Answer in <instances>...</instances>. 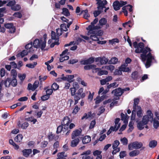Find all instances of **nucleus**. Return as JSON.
<instances>
[{
	"instance_id": "obj_4",
	"label": "nucleus",
	"mask_w": 159,
	"mask_h": 159,
	"mask_svg": "<svg viewBox=\"0 0 159 159\" xmlns=\"http://www.w3.org/2000/svg\"><path fill=\"white\" fill-rule=\"evenodd\" d=\"M153 119V114L151 111L148 110L147 111V115L143 116L142 119V121L145 124L147 125L149 121H152Z\"/></svg>"
},
{
	"instance_id": "obj_8",
	"label": "nucleus",
	"mask_w": 159,
	"mask_h": 159,
	"mask_svg": "<svg viewBox=\"0 0 159 159\" xmlns=\"http://www.w3.org/2000/svg\"><path fill=\"white\" fill-rule=\"evenodd\" d=\"M107 3V2L106 0H101L99 2H97L96 4L98 5V9L102 11L104 8H106L105 5Z\"/></svg>"
},
{
	"instance_id": "obj_40",
	"label": "nucleus",
	"mask_w": 159,
	"mask_h": 159,
	"mask_svg": "<svg viewBox=\"0 0 159 159\" xmlns=\"http://www.w3.org/2000/svg\"><path fill=\"white\" fill-rule=\"evenodd\" d=\"M107 20L105 18H102L99 21V23L101 25H103L106 24Z\"/></svg>"
},
{
	"instance_id": "obj_57",
	"label": "nucleus",
	"mask_w": 159,
	"mask_h": 159,
	"mask_svg": "<svg viewBox=\"0 0 159 159\" xmlns=\"http://www.w3.org/2000/svg\"><path fill=\"white\" fill-rule=\"evenodd\" d=\"M102 151L98 150H96L93 152V155L94 156H98L101 155Z\"/></svg>"
},
{
	"instance_id": "obj_60",
	"label": "nucleus",
	"mask_w": 159,
	"mask_h": 159,
	"mask_svg": "<svg viewBox=\"0 0 159 159\" xmlns=\"http://www.w3.org/2000/svg\"><path fill=\"white\" fill-rule=\"evenodd\" d=\"M102 11L101 10L95 11L93 12L94 16L96 17L101 13Z\"/></svg>"
},
{
	"instance_id": "obj_11",
	"label": "nucleus",
	"mask_w": 159,
	"mask_h": 159,
	"mask_svg": "<svg viewBox=\"0 0 159 159\" xmlns=\"http://www.w3.org/2000/svg\"><path fill=\"white\" fill-rule=\"evenodd\" d=\"M94 58L93 57H90L88 59L80 61L81 64L83 65H88L93 63L94 61Z\"/></svg>"
},
{
	"instance_id": "obj_34",
	"label": "nucleus",
	"mask_w": 159,
	"mask_h": 159,
	"mask_svg": "<svg viewBox=\"0 0 159 159\" xmlns=\"http://www.w3.org/2000/svg\"><path fill=\"white\" fill-rule=\"evenodd\" d=\"M108 61V59L103 57H101V59L100 63L101 65L105 64L107 63Z\"/></svg>"
},
{
	"instance_id": "obj_31",
	"label": "nucleus",
	"mask_w": 159,
	"mask_h": 159,
	"mask_svg": "<svg viewBox=\"0 0 159 159\" xmlns=\"http://www.w3.org/2000/svg\"><path fill=\"white\" fill-rule=\"evenodd\" d=\"M62 13L66 16H70V13L68 9L66 8H63L62 9Z\"/></svg>"
},
{
	"instance_id": "obj_18",
	"label": "nucleus",
	"mask_w": 159,
	"mask_h": 159,
	"mask_svg": "<svg viewBox=\"0 0 159 159\" xmlns=\"http://www.w3.org/2000/svg\"><path fill=\"white\" fill-rule=\"evenodd\" d=\"M61 30H60L61 33H59L58 32V30H57V33L59 36L61 35L62 34V30L65 31H66L67 30V29L66 28V24L65 23L61 24Z\"/></svg>"
},
{
	"instance_id": "obj_23",
	"label": "nucleus",
	"mask_w": 159,
	"mask_h": 159,
	"mask_svg": "<svg viewBox=\"0 0 159 159\" xmlns=\"http://www.w3.org/2000/svg\"><path fill=\"white\" fill-rule=\"evenodd\" d=\"M113 6L115 11L119 10L120 7V2L118 1H115L113 3Z\"/></svg>"
},
{
	"instance_id": "obj_14",
	"label": "nucleus",
	"mask_w": 159,
	"mask_h": 159,
	"mask_svg": "<svg viewBox=\"0 0 159 159\" xmlns=\"http://www.w3.org/2000/svg\"><path fill=\"white\" fill-rule=\"evenodd\" d=\"M42 43V39L39 40L38 39H36L34 41L33 44L34 48H38L40 47V44Z\"/></svg>"
},
{
	"instance_id": "obj_44",
	"label": "nucleus",
	"mask_w": 159,
	"mask_h": 159,
	"mask_svg": "<svg viewBox=\"0 0 159 159\" xmlns=\"http://www.w3.org/2000/svg\"><path fill=\"white\" fill-rule=\"evenodd\" d=\"M11 9L12 10L14 11H18L20 9L21 7L20 5H17L16 6L11 7Z\"/></svg>"
},
{
	"instance_id": "obj_10",
	"label": "nucleus",
	"mask_w": 159,
	"mask_h": 159,
	"mask_svg": "<svg viewBox=\"0 0 159 159\" xmlns=\"http://www.w3.org/2000/svg\"><path fill=\"white\" fill-rule=\"evenodd\" d=\"M126 64H122L119 67V69L121 70V72H126L128 73L130 72L131 69L129 67H127L128 65Z\"/></svg>"
},
{
	"instance_id": "obj_64",
	"label": "nucleus",
	"mask_w": 159,
	"mask_h": 159,
	"mask_svg": "<svg viewBox=\"0 0 159 159\" xmlns=\"http://www.w3.org/2000/svg\"><path fill=\"white\" fill-rule=\"evenodd\" d=\"M16 3V2L15 1H11L9 2L7 4V6L9 7H12L14 6Z\"/></svg>"
},
{
	"instance_id": "obj_12",
	"label": "nucleus",
	"mask_w": 159,
	"mask_h": 159,
	"mask_svg": "<svg viewBox=\"0 0 159 159\" xmlns=\"http://www.w3.org/2000/svg\"><path fill=\"white\" fill-rule=\"evenodd\" d=\"M96 66L94 64H91L89 65H86L84 66V69L85 70H89L90 69L94 70L97 72V71L99 70L100 68H96Z\"/></svg>"
},
{
	"instance_id": "obj_13",
	"label": "nucleus",
	"mask_w": 159,
	"mask_h": 159,
	"mask_svg": "<svg viewBox=\"0 0 159 159\" xmlns=\"http://www.w3.org/2000/svg\"><path fill=\"white\" fill-rule=\"evenodd\" d=\"M82 132V130L81 129L80 130L76 129L74 130L71 134V139H74L76 137H77L80 135Z\"/></svg>"
},
{
	"instance_id": "obj_49",
	"label": "nucleus",
	"mask_w": 159,
	"mask_h": 159,
	"mask_svg": "<svg viewBox=\"0 0 159 159\" xmlns=\"http://www.w3.org/2000/svg\"><path fill=\"white\" fill-rule=\"evenodd\" d=\"M29 126V124L28 122H25L22 124L21 127L23 129H26Z\"/></svg>"
},
{
	"instance_id": "obj_38",
	"label": "nucleus",
	"mask_w": 159,
	"mask_h": 159,
	"mask_svg": "<svg viewBox=\"0 0 159 159\" xmlns=\"http://www.w3.org/2000/svg\"><path fill=\"white\" fill-rule=\"evenodd\" d=\"M101 70L100 69L98 70L99 71L98 73V75L99 76H101L103 75H107L108 74V72L106 70Z\"/></svg>"
},
{
	"instance_id": "obj_35",
	"label": "nucleus",
	"mask_w": 159,
	"mask_h": 159,
	"mask_svg": "<svg viewBox=\"0 0 159 159\" xmlns=\"http://www.w3.org/2000/svg\"><path fill=\"white\" fill-rule=\"evenodd\" d=\"M11 76H12V78H16L17 73L16 71L14 69H12L11 71Z\"/></svg>"
},
{
	"instance_id": "obj_50",
	"label": "nucleus",
	"mask_w": 159,
	"mask_h": 159,
	"mask_svg": "<svg viewBox=\"0 0 159 159\" xmlns=\"http://www.w3.org/2000/svg\"><path fill=\"white\" fill-rule=\"evenodd\" d=\"M115 75H121L122 74V73L121 72V70L119 69H119H116L114 73Z\"/></svg>"
},
{
	"instance_id": "obj_58",
	"label": "nucleus",
	"mask_w": 159,
	"mask_h": 159,
	"mask_svg": "<svg viewBox=\"0 0 159 159\" xmlns=\"http://www.w3.org/2000/svg\"><path fill=\"white\" fill-rule=\"evenodd\" d=\"M104 107L102 106L99 108V111L98 113V116L100 115L102 113L105 111V109L104 108Z\"/></svg>"
},
{
	"instance_id": "obj_55",
	"label": "nucleus",
	"mask_w": 159,
	"mask_h": 159,
	"mask_svg": "<svg viewBox=\"0 0 159 159\" xmlns=\"http://www.w3.org/2000/svg\"><path fill=\"white\" fill-rule=\"evenodd\" d=\"M46 41H42V43L40 44V47L41 49L43 50L44 49L46 46Z\"/></svg>"
},
{
	"instance_id": "obj_52",
	"label": "nucleus",
	"mask_w": 159,
	"mask_h": 159,
	"mask_svg": "<svg viewBox=\"0 0 159 159\" xmlns=\"http://www.w3.org/2000/svg\"><path fill=\"white\" fill-rule=\"evenodd\" d=\"M13 16L15 17L20 18L22 17V15L21 13L20 12H15L13 15Z\"/></svg>"
},
{
	"instance_id": "obj_22",
	"label": "nucleus",
	"mask_w": 159,
	"mask_h": 159,
	"mask_svg": "<svg viewBox=\"0 0 159 159\" xmlns=\"http://www.w3.org/2000/svg\"><path fill=\"white\" fill-rule=\"evenodd\" d=\"M32 47L33 44L32 42L28 43L25 46V48L27 50H29L28 51L29 53H30L34 51Z\"/></svg>"
},
{
	"instance_id": "obj_3",
	"label": "nucleus",
	"mask_w": 159,
	"mask_h": 159,
	"mask_svg": "<svg viewBox=\"0 0 159 159\" xmlns=\"http://www.w3.org/2000/svg\"><path fill=\"white\" fill-rule=\"evenodd\" d=\"M89 33L92 34L90 36V39L93 40L98 41L99 38L98 36H101L103 34V31L102 30H95L89 31Z\"/></svg>"
},
{
	"instance_id": "obj_53",
	"label": "nucleus",
	"mask_w": 159,
	"mask_h": 159,
	"mask_svg": "<svg viewBox=\"0 0 159 159\" xmlns=\"http://www.w3.org/2000/svg\"><path fill=\"white\" fill-rule=\"evenodd\" d=\"M50 97L46 94V95L42 96L41 97V99L42 101H44L48 100Z\"/></svg>"
},
{
	"instance_id": "obj_9",
	"label": "nucleus",
	"mask_w": 159,
	"mask_h": 159,
	"mask_svg": "<svg viewBox=\"0 0 159 159\" xmlns=\"http://www.w3.org/2000/svg\"><path fill=\"white\" fill-rule=\"evenodd\" d=\"M111 93H114L115 96L119 97L121 96L123 93L122 89L120 88H119L113 90L111 92Z\"/></svg>"
},
{
	"instance_id": "obj_37",
	"label": "nucleus",
	"mask_w": 159,
	"mask_h": 159,
	"mask_svg": "<svg viewBox=\"0 0 159 159\" xmlns=\"http://www.w3.org/2000/svg\"><path fill=\"white\" fill-rule=\"evenodd\" d=\"M153 126L156 129H157L158 127H159V121L157 120L156 119H154L153 120Z\"/></svg>"
},
{
	"instance_id": "obj_32",
	"label": "nucleus",
	"mask_w": 159,
	"mask_h": 159,
	"mask_svg": "<svg viewBox=\"0 0 159 159\" xmlns=\"http://www.w3.org/2000/svg\"><path fill=\"white\" fill-rule=\"evenodd\" d=\"M67 156L66 155H65V152H64L59 153L57 155L58 159H62L66 157Z\"/></svg>"
},
{
	"instance_id": "obj_33",
	"label": "nucleus",
	"mask_w": 159,
	"mask_h": 159,
	"mask_svg": "<svg viewBox=\"0 0 159 159\" xmlns=\"http://www.w3.org/2000/svg\"><path fill=\"white\" fill-rule=\"evenodd\" d=\"M10 80V78H7L4 81V84L6 87H9L10 86V84L9 83Z\"/></svg>"
},
{
	"instance_id": "obj_27",
	"label": "nucleus",
	"mask_w": 159,
	"mask_h": 159,
	"mask_svg": "<svg viewBox=\"0 0 159 159\" xmlns=\"http://www.w3.org/2000/svg\"><path fill=\"white\" fill-rule=\"evenodd\" d=\"M29 52V51H27L25 50H24L21 52L18 53L17 55V56L19 57L21 56L22 57H23L25 56L28 55Z\"/></svg>"
},
{
	"instance_id": "obj_51",
	"label": "nucleus",
	"mask_w": 159,
	"mask_h": 159,
	"mask_svg": "<svg viewBox=\"0 0 159 159\" xmlns=\"http://www.w3.org/2000/svg\"><path fill=\"white\" fill-rule=\"evenodd\" d=\"M63 126L62 125H59L57 128L56 133L58 134L62 131L63 128Z\"/></svg>"
},
{
	"instance_id": "obj_59",
	"label": "nucleus",
	"mask_w": 159,
	"mask_h": 159,
	"mask_svg": "<svg viewBox=\"0 0 159 159\" xmlns=\"http://www.w3.org/2000/svg\"><path fill=\"white\" fill-rule=\"evenodd\" d=\"M91 153V151L90 150H88L85 152H83L81 154V155L89 156V155Z\"/></svg>"
},
{
	"instance_id": "obj_61",
	"label": "nucleus",
	"mask_w": 159,
	"mask_h": 159,
	"mask_svg": "<svg viewBox=\"0 0 159 159\" xmlns=\"http://www.w3.org/2000/svg\"><path fill=\"white\" fill-rule=\"evenodd\" d=\"M4 26L5 28L8 29L14 26L13 24L11 23L5 24Z\"/></svg>"
},
{
	"instance_id": "obj_20",
	"label": "nucleus",
	"mask_w": 159,
	"mask_h": 159,
	"mask_svg": "<svg viewBox=\"0 0 159 159\" xmlns=\"http://www.w3.org/2000/svg\"><path fill=\"white\" fill-rule=\"evenodd\" d=\"M70 145L72 147H74L76 146L80 142V139L78 138L73 139Z\"/></svg>"
},
{
	"instance_id": "obj_2",
	"label": "nucleus",
	"mask_w": 159,
	"mask_h": 159,
	"mask_svg": "<svg viewBox=\"0 0 159 159\" xmlns=\"http://www.w3.org/2000/svg\"><path fill=\"white\" fill-rule=\"evenodd\" d=\"M71 96H74V105H75L72 112L73 115H75L80 110V107H79L76 104L78 103L79 101L81 99L84 98L86 94L84 92L83 88H80V86L77 82L73 83V87L70 89Z\"/></svg>"
},
{
	"instance_id": "obj_28",
	"label": "nucleus",
	"mask_w": 159,
	"mask_h": 159,
	"mask_svg": "<svg viewBox=\"0 0 159 159\" xmlns=\"http://www.w3.org/2000/svg\"><path fill=\"white\" fill-rule=\"evenodd\" d=\"M157 141L156 140H153L151 141L149 143V146L152 148H155L157 145Z\"/></svg>"
},
{
	"instance_id": "obj_7",
	"label": "nucleus",
	"mask_w": 159,
	"mask_h": 159,
	"mask_svg": "<svg viewBox=\"0 0 159 159\" xmlns=\"http://www.w3.org/2000/svg\"><path fill=\"white\" fill-rule=\"evenodd\" d=\"M70 122V118L68 116H66L63 118L61 122V125L64 126V129L67 130L69 128V125Z\"/></svg>"
},
{
	"instance_id": "obj_47",
	"label": "nucleus",
	"mask_w": 159,
	"mask_h": 159,
	"mask_svg": "<svg viewBox=\"0 0 159 159\" xmlns=\"http://www.w3.org/2000/svg\"><path fill=\"white\" fill-rule=\"evenodd\" d=\"M120 142L118 140H116L114 141L113 143L112 144V148L113 149L115 148H117V147L120 144Z\"/></svg>"
},
{
	"instance_id": "obj_46",
	"label": "nucleus",
	"mask_w": 159,
	"mask_h": 159,
	"mask_svg": "<svg viewBox=\"0 0 159 159\" xmlns=\"http://www.w3.org/2000/svg\"><path fill=\"white\" fill-rule=\"evenodd\" d=\"M120 141L123 145H127L128 144V140L125 137L120 139Z\"/></svg>"
},
{
	"instance_id": "obj_63",
	"label": "nucleus",
	"mask_w": 159,
	"mask_h": 159,
	"mask_svg": "<svg viewBox=\"0 0 159 159\" xmlns=\"http://www.w3.org/2000/svg\"><path fill=\"white\" fill-rule=\"evenodd\" d=\"M16 28L15 26H13L11 28H10L8 29V31L11 34L14 33L16 31Z\"/></svg>"
},
{
	"instance_id": "obj_15",
	"label": "nucleus",
	"mask_w": 159,
	"mask_h": 159,
	"mask_svg": "<svg viewBox=\"0 0 159 159\" xmlns=\"http://www.w3.org/2000/svg\"><path fill=\"white\" fill-rule=\"evenodd\" d=\"M80 138L81 139H82V142L84 144L88 143L91 140V137L89 135L85 136L83 138L81 137Z\"/></svg>"
},
{
	"instance_id": "obj_43",
	"label": "nucleus",
	"mask_w": 159,
	"mask_h": 159,
	"mask_svg": "<svg viewBox=\"0 0 159 159\" xmlns=\"http://www.w3.org/2000/svg\"><path fill=\"white\" fill-rule=\"evenodd\" d=\"M37 65V62H34L33 64L32 63L27 64L26 65V66L29 68H34Z\"/></svg>"
},
{
	"instance_id": "obj_16",
	"label": "nucleus",
	"mask_w": 159,
	"mask_h": 159,
	"mask_svg": "<svg viewBox=\"0 0 159 159\" xmlns=\"http://www.w3.org/2000/svg\"><path fill=\"white\" fill-rule=\"evenodd\" d=\"M143 111L140 106H138L136 108V113L137 117L140 118H141L143 115Z\"/></svg>"
},
{
	"instance_id": "obj_25",
	"label": "nucleus",
	"mask_w": 159,
	"mask_h": 159,
	"mask_svg": "<svg viewBox=\"0 0 159 159\" xmlns=\"http://www.w3.org/2000/svg\"><path fill=\"white\" fill-rule=\"evenodd\" d=\"M9 83L10 85H11L13 87L16 86L17 84V80L16 78H10V80Z\"/></svg>"
},
{
	"instance_id": "obj_29",
	"label": "nucleus",
	"mask_w": 159,
	"mask_h": 159,
	"mask_svg": "<svg viewBox=\"0 0 159 159\" xmlns=\"http://www.w3.org/2000/svg\"><path fill=\"white\" fill-rule=\"evenodd\" d=\"M146 124L143 123V122L142 121V120L139 121L137 124V127L138 129L139 130H141L143 129L144 125H146Z\"/></svg>"
},
{
	"instance_id": "obj_48",
	"label": "nucleus",
	"mask_w": 159,
	"mask_h": 159,
	"mask_svg": "<svg viewBox=\"0 0 159 159\" xmlns=\"http://www.w3.org/2000/svg\"><path fill=\"white\" fill-rule=\"evenodd\" d=\"M67 81L69 83H71L73 82L74 80L72 79L74 77V76L73 75H67Z\"/></svg>"
},
{
	"instance_id": "obj_56",
	"label": "nucleus",
	"mask_w": 159,
	"mask_h": 159,
	"mask_svg": "<svg viewBox=\"0 0 159 159\" xmlns=\"http://www.w3.org/2000/svg\"><path fill=\"white\" fill-rule=\"evenodd\" d=\"M39 82L38 80H36L34 83L33 84V87L34 90H35L39 86Z\"/></svg>"
},
{
	"instance_id": "obj_17",
	"label": "nucleus",
	"mask_w": 159,
	"mask_h": 159,
	"mask_svg": "<svg viewBox=\"0 0 159 159\" xmlns=\"http://www.w3.org/2000/svg\"><path fill=\"white\" fill-rule=\"evenodd\" d=\"M32 152V150L30 149H24L22 151L23 155L26 157H28Z\"/></svg>"
},
{
	"instance_id": "obj_30",
	"label": "nucleus",
	"mask_w": 159,
	"mask_h": 159,
	"mask_svg": "<svg viewBox=\"0 0 159 159\" xmlns=\"http://www.w3.org/2000/svg\"><path fill=\"white\" fill-rule=\"evenodd\" d=\"M139 153V151L137 150H134L130 152L129 155L130 156L133 157L138 155Z\"/></svg>"
},
{
	"instance_id": "obj_36",
	"label": "nucleus",
	"mask_w": 159,
	"mask_h": 159,
	"mask_svg": "<svg viewBox=\"0 0 159 159\" xmlns=\"http://www.w3.org/2000/svg\"><path fill=\"white\" fill-rule=\"evenodd\" d=\"M118 61V59L116 57H112L109 61V63L115 64L117 63Z\"/></svg>"
},
{
	"instance_id": "obj_54",
	"label": "nucleus",
	"mask_w": 159,
	"mask_h": 159,
	"mask_svg": "<svg viewBox=\"0 0 159 159\" xmlns=\"http://www.w3.org/2000/svg\"><path fill=\"white\" fill-rule=\"evenodd\" d=\"M18 77L21 81H23L26 77V75L25 74H19L18 75Z\"/></svg>"
},
{
	"instance_id": "obj_6",
	"label": "nucleus",
	"mask_w": 159,
	"mask_h": 159,
	"mask_svg": "<svg viewBox=\"0 0 159 159\" xmlns=\"http://www.w3.org/2000/svg\"><path fill=\"white\" fill-rule=\"evenodd\" d=\"M98 21V18H95L93 21L91 22V25H89L86 28V29L88 30L91 31L92 30H98V29L101 28V27L99 26H94V25L97 23Z\"/></svg>"
},
{
	"instance_id": "obj_26",
	"label": "nucleus",
	"mask_w": 159,
	"mask_h": 159,
	"mask_svg": "<svg viewBox=\"0 0 159 159\" xmlns=\"http://www.w3.org/2000/svg\"><path fill=\"white\" fill-rule=\"evenodd\" d=\"M23 138V136L22 134H18L14 138V140L16 142H20Z\"/></svg>"
},
{
	"instance_id": "obj_41",
	"label": "nucleus",
	"mask_w": 159,
	"mask_h": 159,
	"mask_svg": "<svg viewBox=\"0 0 159 159\" xmlns=\"http://www.w3.org/2000/svg\"><path fill=\"white\" fill-rule=\"evenodd\" d=\"M51 38L56 40L59 39L58 37L56 35V33L53 31L51 32Z\"/></svg>"
},
{
	"instance_id": "obj_24",
	"label": "nucleus",
	"mask_w": 159,
	"mask_h": 159,
	"mask_svg": "<svg viewBox=\"0 0 159 159\" xmlns=\"http://www.w3.org/2000/svg\"><path fill=\"white\" fill-rule=\"evenodd\" d=\"M139 98H138L134 99V102L133 107V109L136 110V108H138V106H140L138 105L139 102Z\"/></svg>"
},
{
	"instance_id": "obj_42",
	"label": "nucleus",
	"mask_w": 159,
	"mask_h": 159,
	"mask_svg": "<svg viewBox=\"0 0 159 159\" xmlns=\"http://www.w3.org/2000/svg\"><path fill=\"white\" fill-rule=\"evenodd\" d=\"M136 109H133L132 112V114L131 117V120H134L135 119Z\"/></svg>"
},
{
	"instance_id": "obj_5",
	"label": "nucleus",
	"mask_w": 159,
	"mask_h": 159,
	"mask_svg": "<svg viewBox=\"0 0 159 159\" xmlns=\"http://www.w3.org/2000/svg\"><path fill=\"white\" fill-rule=\"evenodd\" d=\"M142 146L143 143H142L135 141L129 143L128 146V148L129 150H131L133 149H140Z\"/></svg>"
},
{
	"instance_id": "obj_45",
	"label": "nucleus",
	"mask_w": 159,
	"mask_h": 159,
	"mask_svg": "<svg viewBox=\"0 0 159 159\" xmlns=\"http://www.w3.org/2000/svg\"><path fill=\"white\" fill-rule=\"evenodd\" d=\"M51 87L53 90L56 91L59 89V86L56 83H54L52 84Z\"/></svg>"
},
{
	"instance_id": "obj_39",
	"label": "nucleus",
	"mask_w": 159,
	"mask_h": 159,
	"mask_svg": "<svg viewBox=\"0 0 159 159\" xmlns=\"http://www.w3.org/2000/svg\"><path fill=\"white\" fill-rule=\"evenodd\" d=\"M116 82H114L112 83L111 84H110L108 85L107 86V89H109L111 88H115L117 87L118 86V84H117L116 85Z\"/></svg>"
},
{
	"instance_id": "obj_1",
	"label": "nucleus",
	"mask_w": 159,
	"mask_h": 159,
	"mask_svg": "<svg viewBox=\"0 0 159 159\" xmlns=\"http://www.w3.org/2000/svg\"><path fill=\"white\" fill-rule=\"evenodd\" d=\"M133 46L136 48L134 52L137 53H142L140 54V59L143 62L146 61L145 66L146 68L149 67L151 66L152 60L154 59V57L152 55V50L148 47H144V44L143 42L138 43L136 41L133 43Z\"/></svg>"
},
{
	"instance_id": "obj_62",
	"label": "nucleus",
	"mask_w": 159,
	"mask_h": 159,
	"mask_svg": "<svg viewBox=\"0 0 159 159\" xmlns=\"http://www.w3.org/2000/svg\"><path fill=\"white\" fill-rule=\"evenodd\" d=\"M55 136V134L52 133L49 135H48V137L49 139V141H52L54 138Z\"/></svg>"
},
{
	"instance_id": "obj_19",
	"label": "nucleus",
	"mask_w": 159,
	"mask_h": 159,
	"mask_svg": "<svg viewBox=\"0 0 159 159\" xmlns=\"http://www.w3.org/2000/svg\"><path fill=\"white\" fill-rule=\"evenodd\" d=\"M131 77L134 80H137L140 78L138 71H135L132 72L131 75Z\"/></svg>"
},
{
	"instance_id": "obj_21",
	"label": "nucleus",
	"mask_w": 159,
	"mask_h": 159,
	"mask_svg": "<svg viewBox=\"0 0 159 159\" xmlns=\"http://www.w3.org/2000/svg\"><path fill=\"white\" fill-rule=\"evenodd\" d=\"M121 120L124 121V122L125 123H127L129 116L127 115L126 113L125 114V115L124 114L122 113L121 114Z\"/></svg>"
}]
</instances>
